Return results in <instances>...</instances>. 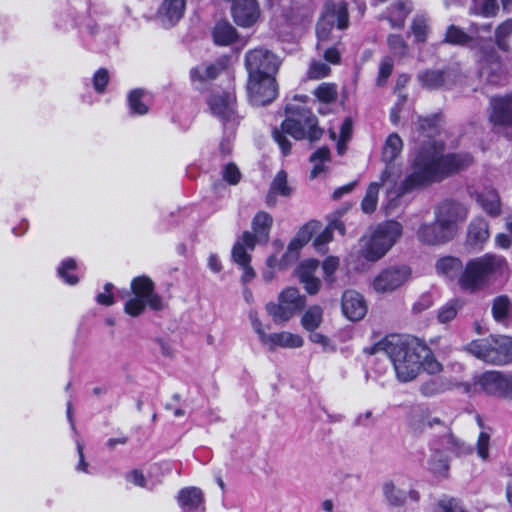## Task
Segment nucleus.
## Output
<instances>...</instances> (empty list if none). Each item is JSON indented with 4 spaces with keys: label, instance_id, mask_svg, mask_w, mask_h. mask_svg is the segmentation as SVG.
<instances>
[{
    "label": "nucleus",
    "instance_id": "nucleus-21",
    "mask_svg": "<svg viewBox=\"0 0 512 512\" xmlns=\"http://www.w3.org/2000/svg\"><path fill=\"white\" fill-rule=\"evenodd\" d=\"M342 312L351 321L361 320L367 312L363 297L356 291H345L342 296Z\"/></svg>",
    "mask_w": 512,
    "mask_h": 512
},
{
    "label": "nucleus",
    "instance_id": "nucleus-52",
    "mask_svg": "<svg viewBox=\"0 0 512 512\" xmlns=\"http://www.w3.org/2000/svg\"><path fill=\"white\" fill-rule=\"evenodd\" d=\"M470 41V37L460 28L451 25L445 34V42L454 45H464Z\"/></svg>",
    "mask_w": 512,
    "mask_h": 512
},
{
    "label": "nucleus",
    "instance_id": "nucleus-37",
    "mask_svg": "<svg viewBox=\"0 0 512 512\" xmlns=\"http://www.w3.org/2000/svg\"><path fill=\"white\" fill-rule=\"evenodd\" d=\"M403 148V142L398 134H390L384 144L382 150V159L384 162L392 163L401 153Z\"/></svg>",
    "mask_w": 512,
    "mask_h": 512
},
{
    "label": "nucleus",
    "instance_id": "nucleus-36",
    "mask_svg": "<svg viewBox=\"0 0 512 512\" xmlns=\"http://www.w3.org/2000/svg\"><path fill=\"white\" fill-rule=\"evenodd\" d=\"M311 232L308 227H304L301 229L295 238H293L288 247L287 251L284 254L285 258H287L290 263L294 262L298 258L299 251L304 247V245L310 240Z\"/></svg>",
    "mask_w": 512,
    "mask_h": 512
},
{
    "label": "nucleus",
    "instance_id": "nucleus-62",
    "mask_svg": "<svg viewBox=\"0 0 512 512\" xmlns=\"http://www.w3.org/2000/svg\"><path fill=\"white\" fill-rule=\"evenodd\" d=\"M223 178L229 184L236 185L241 179V173L235 164L229 163L223 169Z\"/></svg>",
    "mask_w": 512,
    "mask_h": 512
},
{
    "label": "nucleus",
    "instance_id": "nucleus-38",
    "mask_svg": "<svg viewBox=\"0 0 512 512\" xmlns=\"http://www.w3.org/2000/svg\"><path fill=\"white\" fill-rule=\"evenodd\" d=\"M462 263L458 258L447 256L439 259L436 262V270L439 274L448 278L460 276L462 272Z\"/></svg>",
    "mask_w": 512,
    "mask_h": 512
},
{
    "label": "nucleus",
    "instance_id": "nucleus-22",
    "mask_svg": "<svg viewBox=\"0 0 512 512\" xmlns=\"http://www.w3.org/2000/svg\"><path fill=\"white\" fill-rule=\"evenodd\" d=\"M186 0H163L158 9V19L164 27L174 26L184 15Z\"/></svg>",
    "mask_w": 512,
    "mask_h": 512
},
{
    "label": "nucleus",
    "instance_id": "nucleus-29",
    "mask_svg": "<svg viewBox=\"0 0 512 512\" xmlns=\"http://www.w3.org/2000/svg\"><path fill=\"white\" fill-rule=\"evenodd\" d=\"M324 16L325 18H335L337 27L341 30L346 29L349 25L348 8L345 2L327 1L324 6Z\"/></svg>",
    "mask_w": 512,
    "mask_h": 512
},
{
    "label": "nucleus",
    "instance_id": "nucleus-2",
    "mask_svg": "<svg viewBox=\"0 0 512 512\" xmlns=\"http://www.w3.org/2000/svg\"><path fill=\"white\" fill-rule=\"evenodd\" d=\"M373 350L383 351L390 358L397 379L404 383L414 380L422 369L429 374L442 371L431 349L416 340L404 342L398 336H391L377 343Z\"/></svg>",
    "mask_w": 512,
    "mask_h": 512
},
{
    "label": "nucleus",
    "instance_id": "nucleus-18",
    "mask_svg": "<svg viewBox=\"0 0 512 512\" xmlns=\"http://www.w3.org/2000/svg\"><path fill=\"white\" fill-rule=\"evenodd\" d=\"M394 167L388 165L380 176V182H372L367 188L366 194L361 202V209L366 214L376 210L378 203L379 189L381 186L395 184Z\"/></svg>",
    "mask_w": 512,
    "mask_h": 512
},
{
    "label": "nucleus",
    "instance_id": "nucleus-48",
    "mask_svg": "<svg viewBox=\"0 0 512 512\" xmlns=\"http://www.w3.org/2000/svg\"><path fill=\"white\" fill-rule=\"evenodd\" d=\"M462 308V302L458 299L451 300L438 311V320L441 323H447L453 320L458 311Z\"/></svg>",
    "mask_w": 512,
    "mask_h": 512
},
{
    "label": "nucleus",
    "instance_id": "nucleus-50",
    "mask_svg": "<svg viewBox=\"0 0 512 512\" xmlns=\"http://www.w3.org/2000/svg\"><path fill=\"white\" fill-rule=\"evenodd\" d=\"M429 470L438 476H445L449 470L447 459L440 453L435 452L428 462Z\"/></svg>",
    "mask_w": 512,
    "mask_h": 512
},
{
    "label": "nucleus",
    "instance_id": "nucleus-56",
    "mask_svg": "<svg viewBox=\"0 0 512 512\" xmlns=\"http://www.w3.org/2000/svg\"><path fill=\"white\" fill-rule=\"evenodd\" d=\"M318 265L319 263L316 260L309 259L303 261L297 269V275L300 282L315 277L314 274L318 269Z\"/></svg>",
    "mask_w": 512,
    "mask_h": 512
},
{
    "label": "nucleus",
    "instance_id": "nucleus-30",
    "mask_svg": "<svg viewBox=\"0 0 512 512\" xmlns=\"http://www.w3.org/2000/svg\"><path fill=\"white\" fill-rule=\"evenodd\" d=\"M488 223L483 218L474 219L468 228L467 241L470 245H481L489 239Z\"/></svg>",
    "mask_w": 512,
    "mask_h": 512
},
{
    "label": "nucleus",
    "instance_id": "nucleus-1",
    "mask_svg": "<svg viewBox=\"0 0 512 512\" xmlns=\"http://www.w3.org/2000/svg\"><path fill=\"white\" fill-rule=\"evenodd\" d=\"M472 162L473 157L468 153L444 154L442 148L425 149L415 159L412 173L406 177L397 190L387 187V196L391 200H395L406 192L441 181L467 168Z\"/></svg>",
    "mask_w": 512,
    "mask_h": 512
},
{
    "label": "nucleus",
    "instance_id": "nucleus-55",
    "mask_svg": "<svg viewBox=\"0 0 512 512\" xmlns=\"http://www.w3.org/2000/svg\"><path fill=\"white\" fill-rule=\"evenodd\" d=\"M75 268L76 262L74 259L64 260L58 268V274L69 285H75L78 282V278L75 275L69 274V271H73Z\"/></svg>",
    "mask_w": 512,
    "mask_h": 512
},
{
    "label": "nucleus",
    "instance_id": "nucleus-32",
    "mask_svg": "<svg viewBox=\"0 0 512 512\" xmlns=\"http://www.w3.org/2000/svg\"><path fill=\"white\" fill-rule=\"evenodd\" d=\"M291 193V188L287 184V175L284 171H280L275 176L270 191L266 197V203L269 206H274L276 203L275 196H289Z\"/></svg>",
    "mask_w": 512,
    "mask_h": 512
},
{
    "label": "nucleus",
    "instance_id": "nucleus-27",
    "mask_svg": "<svg viewBox=\"0 0 512 512\" xmlns=\"http://www.w3.org/2000/svg\"><path fill=\"white\" fill-rule=\"evenodd\" d=\"M475 199L480 207L490 216L497 217L501 213V202L498 193L492 188H484L477 192Z\"/></svg>",
    "mask_w": 512,
    "mask_h": 512
},
{
    "label": "nucleus",
    "instance_id": "nucleus-20",
    "mask_svg": "<svg viewBox=\"0 0 512 512\" xmlns=\"http://www.w3.org/2000/svg\"><path fill=\"white\" fill-rule=\"evenodd\" d=\"M382 493L386 502L393 507H401L410 499L412 502H418L420 494L418 491L411 489L405 491L398 487L393 481H386L382 485Z\"/></svg>",
    "mask_w": 512,
    "mask_h": 512
},
{
    "label": "nucleus",
    "instance_id": "nucleus-9",
    "mask_svg": "<svg viewBox=\"0 0 512 512\" xmlns=\"http://www.w3.org/2000/svg\"><path fill=\"white\" fill-rule=\"evenodd\" d=\"M249 319L255 333L263 346L269 351H275L277 348L295 349L300 348L304 344L302 336L294 334L289 331H282L277 333H266L264 326L257 316L256 311L249 312Z\"/></svg>",
    "mask_w": 512,
    "mask_h": 512
},
{
    "label": "nucleus",
    "instance_id": "nucleus-59",
    "mask_svg": "<svg viewBox=\"0 0 512 512\" xmlns=\"http://www.w3.org/2000/svg\"><path fill=\"white\" fill-rule=\"evenodd\" d=\"M332 31V23L324 19H322L317 25V38L318 44L317 49L321 50L324 43H326L330 39V34Z\"/></svg>",
    "mask_w": 512,
    "mask_h": 512
},
{
    "label": "nucleus",
    "instance_id": "nucleus-57",
    "mask_svg": "<svg viewBox=\"0 0 512 512\" xmlns=\"http://www.w3.org/2000/svg\"><path fill=\"white\" fill-rule=\"evenodd\" d=\"M445 389H446L445 384L442 381L437 380V379H432V380L426 381L420 387L421 393L426 397L436 396V395L444 392Z\"/></svg>",
    "mask_w": 512,
    "mask_h": 512
},
{
    "label": "nucleus",
    "instance_id": "nucleus-23",
    "mask_svg": "<svg viewBox=\"0 0 512 512\" xmlns=\"http://www.w3.org/2000/svg\"><path fill=\"white\" fill-rule=\"evenodd\" d=\"M417 237L425 244L436 245L451 240L454 235L436 219L434 223L421 225L418 229Z\"/></svg>",
    "mask_w": 512,
    "mask_h": 512
},
{
    "label": "nucleus",
    "instance_id": "nucleus-47",
    "mask_svg": "<svg viewBox=\"0 0 512 512\" xmlns=\"http://www.w3.org/2000/svg\"><path fill=\"white\" fill-rule=\"evenodd\" d=\"M429 30V20L425 16L418 15L414 17L411 31L417 42H425L428 38Z\"/></svg>",
    "mask_w": 512,
    "mask_h": 512
},
{
    "label": "nucleus",
    "instance_id": "nucleus-58",
    "mask_svg": "<svg viewBox=\"0 0 512 512\" xmlns=\"http://www.w3.org/2000/svg\"><path fill=\"white\" fill-rule=\"evenodd\" d=\"M417 418L418 428L420 429L443 424L442 420L439 417L432 416L428 409H420Z\"/></svg>",
    "mask_w": 512,
    "mask_h": 512
},
{
    "label": "nucleus",
    "instance_id": "nucleus-44",
    "mask_svg": "<svg viewBox=\"0 0 512 512\" xmlns=\"http://www.w3.org/2000/svg\"><path fill=\"white\" fill-rule=\"evenodd\" d=\"M445 446L456 456H466L472 453V448L451 432L445 436Z\"/></svg>",
    "mask_w": 512,
    "mask_h": 512
},
{
    "label": "nucleus",
    "instance_id": "nucleus-46",
    "mask_svg": "<svg viewBox=\"0 0 512 512\" xmlns=\"http://www.w3.org/2000/svg\"><path fill=\"white\" fill-rule=\"evenodd\" d=\"M471 10L484 17H494L497 15L499 6L496 0H472Z\"/></svg>",
    "mask_w": 512,
    "mask_h": 512
},
{
    "label": "nucleus",
    "instance_id": "nucleus-40",
    "mask_svg": "<svg viewBox=\"0 0 512 512\" xmlns=\"http://www.w3.org/2000/svg\"><path fill=\"white\" fill-rule=\"evenodd\" d=\"M147 93L142 89H134L128 95V105L132 114L145 115L148 113L146 102Z\"/></svg>",
    "mask_w": 512,
    "mask_h": 512
},
{
    "label": "nucleus",
    "instance_id": "nucleus-6",
    "mask_svg": "<svg viewBox=\"0 0 512 512\" xmlns=\"http://www.w3.org/2000/svg\"><path fill=\"white\" fill-rule=\"evenodd\" d=\"M132 297L124 305V311L132 317L143 313L146 307L154 311L164 308L162 298L155 293L154 283L147 276H138L131 281Z\"/></svg>",
    "mask_w": 512,
    "mask_h": 512
},
{
    "label": "nucleus",
    "instance_id": "nucleus-64",
    "mask_svg": "<svg viewBox=\"0 0 512 512\" xmlns=\"http://www.w3.org/2000/svg\"><path fill=\"white\" fill-rule=\"evenodd\" d=\"M112 289H113V284L106 283L104 286V291L101 293H98L96 296L97 303L100 305H105V306H111L112 304H114V297L111 292Z\"/></svg>",
    "mask_w": 512,
    "mask_h": 512
},
{
    "label": "nucleus",
    "instance_id": "nucleus-25",
    "mask_svg": "<svg viewBox=\"0 0 512 512\" xmlns=\"http://www.w3.org/2000/svg\"><path fill=\"white\" fill-rule=\"evenodd\" d=\"M163 470H165L167 474L171 472V468L168 464L164 465V467H162V465H154L149 472L148 479L139 470L131 471L127 474L126 479L136 486L152 489L155 485L161 483L162 479L158 474L161 472V475H163Z\"/></svg>",
    "mask_w": 512,
    "mask_h": 512
},
{
    "label": "nucleus",
    "instance_id": "nucleus-53",
    "mask_svg": "<svg viewBox=\"0 0 512 512\" xmlns=\"http://www.w3.org/2000/svg\"><path fill=\"white\" fill-rule=\"evenodd\" d=\"M331 72L330 67L319 60L311 61L307 70V77L309 79L318 80L327 77Z\"/></svg>",
    "mask_w": 512,
    "mask_h": 512
},
{
    "label": "nucleus",
    "instance_id": "nucleus-8",
    "mask_svg": "<svg viewBox=\"0 0 512 512\" xmlns=\"http://www.w3.org/2000/svg\"><path fill=\"white\" fill-rule=\"evenodd\" d=\"M305 297L294 287L284 289L278 296V301L266 304V311L275 324H284L305 306Z\"/></svg>",
    "mask_w": 512,
    "mask_h": 512
},
{
    "label": "nucleus",
    "instance_id": "nucleus-42",
    "mask_svg": "<svg viewBox=\"0 0 512 512\" xmlns=\"http://www.w3.org/2000/svg\"><path fill=\"white\" fill-rule=\"evenodd\" d=\"M313 95L320 103H334L338 97L337 86L334 83H321L314 91Z\"/></svg>",
    "mask_w": 512,
    "mask_h": 512
},
{
    "label": "nucleus",
    "instance_id": "nucleus-34",
    "mask_svg": "<svg viewBox=\"0 0 512 512\" xmlns=\"http://www.w3.org/2000/svg\"><path fill=\"white\" fill-rule=\"evenodd\" d=\"M447 75L440 70H426L418 74V81L426 89H439L446 83Z\"/></svg>",
    "mask_w": 512,
    "mask_h": 512
},
{
    "label": "nucleus",
    "instance_id": "nucleus-45",
    "mask_svg": "<svg viewBox=\"0 0 512 512\" xmlns=\"http://www.w3.org/2000/svg\"><path fill=\"white\" fill-rule=\"evenodd\" d=\"M512 36V18L507 19L495 29V43L503 51L509 50L507 38Z\"/></svg>",
    "mask_w": 512,
    "mask_h": 512
},
{
    "label": "nucleus",
    "instance_id": "nucleus-54",
    "mask_svg": "<svg viewBox=\"0 0 512 512\" xmlns=\"http://www.w3.org/2000/svg\"><path fill=\"white\" fill-rule=\"evenodd\" d=\"M387 42L395 56L404 57L408 54V45L400 35H390Z\"/></svg>",
    "mask_w": 512,
    "mask_h": 512
},
{
    "label": "nucleus",
    "instance_id": "nucleus-31",
    "mask_svg": "<svg viewBox=\"0 0 512 512\" xmlns=\"http://www.w3.org/2000/svg\"><path fill=\"white\" fill-rule=\"evenodd\" d=\"M492 314L497 322L512 324V304L507 296H498L493 301Z\"/></svg>",
    "mask_w": 512,
    "mask_h": 512
},
{
    "label": "nucleus",
    "instance_id": "nucleus-4",
    "mask_svg": "<svg viewBox=\"0 0 512 512\" xmlns=\"http://www.w3.org/2000/svg\"><path fill=\"white\" fill-rule=\"evenodd\" d=\"M285 134L296 140L308 138L311 141L317 140L322 135V130L317 126V119L310 110L301 109L297 115L288 117L281 124V129H274L273 138L279 145L282 153H290L291 143Z\"/></svg>",
    "mask_w": 512,
    "mask_h": 512
},
{
    "label": "nucleus",
    "instance_id": "nucleus-39",
    "mask_svg": "<svg viewBox=\"0 0 512 512\" xmlns=\"http://www.w3.org/2000/svg\"><path fill=\"white\" fill-rule=\"evenodd\" d=\"M323 321V309L314 305L309 307L301 318V325L307 332H313L320 327Z\"/></svg>",
    "mask_w": 512,
    "mask_h": 512
},
{
    "label": "nucleus",
    "instance_id": "nucleus-10",
    "mask_svg": "<svg viewBox=\"0 0 512 512\" xmlns=\"http://www.w3.org/2000/svg\"><path fill=\"white\" fill-rule=\"evenodd\" d=\"M281 65V59L266 48L249 50L245 55V66L249 79H261L267 76H275Z\"/></svg>",
    "mask_w": 512,
    "mask_h": 512
},
{
    "label": "nucleus",
    "instance_id": "nucleus-14",
    "mask_svg": "<svg viewBox=\"0 0 512 512\" xmlns=\"http://www.w3.org/2000/svg\"><path fill=\"white\" fill-rule=\"evenodd\" d=\"M231 16L241 28L253 27L261 18L258 0H232Z\"/></svg>",
    "mask_w": 512,
    "mask_h": 512
},
{
    "label": "nucleus",
    "instance_id": "nucleus-51",
    "mask_svg": "<svg viewBox=\"0 0 512 512\" xmlns=\"http://www.w3.org/2000/svg\"><path fill=\"white\" fill-rule=\"evenodd\" d=\"M490 439V434L486 431H482L476 442L477 455L483 462L488 461L490 458Z\"/></svg>",
    "mask_w": 512,
    "mask_h": 512
},
{
    "label": "nucleus",
    "instance_id": "nucleus-61",
    "mask_svg": "<svg viewBox=\"0 0 512 512\" xmlns=\"http://www.w3.org/2000/svg\"><path fill=\"white\" fill-rule=\"evenodd\" d=\"M435 512H465V510L457 500L446 499L438 502Z\"/></svg>",
    "mask_w": 512,
    "mask_h": 512
},
{
    "label": "nucleus",
    "instance_id": "nucleus-24",
    "mask_svg": "<svg viewBox=\"0 0 512 512\" xmlns=\"http://www.w3.org/2000/svg\"><path fill=\"white\" fill-rule=\"evenodd\" d=\"M179 506L184 512H204V495L197 487L181 489L177 495Z\"/></svg>",
    "mask_w": 512,
    "mask_h": 512
},
{
    "label": "nucleus",
    "instance_id": "nucleus-7",
    "mask_svg": "<svg viewBox=\"0 0 512 512\" xmlns=\"http://www.w3.org/2000/svg\"><path fill=\"white\" fill-rule=\"evenodd\" d=\"M467 351L487 363L504 365L512 362V337L493 336L468 344Z\"/></svg>",
    "mask_w": 512,
    "mask_h": 512
},
{
    "label": "nucleus",
    "instance_id": "nucleus-49",
    "mask_svg": "<svg viewBox=\"0 0 512 512\" xmlns=\"http://www.w3.org/2000/svg\"><path fill=\"white\" fill-rule=\"evenodd\" d=\"M272 246L275 252L267 258L266 266L277 270L285 269L290 264V261L285 258V255H283L281 259L277 258V254L283 249V243L279 240H275Z\"/></svg>",
    "mask_w": 512,
    "mask_h": 512
},
{
    "label": "nucleus",
    "instance_id": "nucleus-5",
    "mask_svg": "<svg viewBox=\"0 0 512 512\" xmlns=\"http://www.w3.org/2000/svg\"><path fill=\"white\" fill-rule=\"evenodd\" d=\"M402 232L403 227L397 221L378 224L361 238V255L371 262L381 259L400 239Z\"/></svg>",
    "mask_w": 512,
    "mask_h": 512
},
{
    "label": "nucleus",
    "instance_id": "nucleus-17",
    "mask_svg": "<svg viewBox=\"0 0 512 512\" xmlns=\"http://www.w3.org/2000/svg\"><path fill=\"white\" fill-rule=\"evenodd\" d=\"M468 216L467 208L456 202H444L439 206L436 219L454 236L458 230V223L464 221Z\"/></svg>",
    "mask_w": 512,
    "mask_h": 512
},
{
    "label": "nucleus",
    "instance_id": "nucleus-13",
    "mask_svg": "<svg viewBox=\"0 0 512 512\" xmlns=\"http://www.w3.org/2000/svg\"><path fill=\"white\" fill-rule=\"evenodd\" d=\"M411 271L406 266L390 267L381 271L373 280L372 286L377 293H389L406 283Z\"/></svg>",
    "mask_w": 512,
    "mask_h": 512
},
{
    "label": "nucleus",
    "instance_id": "nucleus-3",
    "mask_svg": "<svg viewBox=\"0 0 512 512\" xmlns=\"http://www.w3.org/2000/svg\"><path fill=\"white\" fill-rule=\"evenodd\" d=\"M509 270L504 256L487 253L469 260L463 268L458 284L461 289L471 293L483 289L490 279L502 276Z\"/></svg>",
    "mask_w": 512,
    "mask_h": 512
},
{
    "label": "nucleus",
    "instance_id": "nucleus-43",
    "mask_svg": "<svg viewBox=\"0 0 512 512\" xmlns=\"http://www.w3.org/2000/svg\"><path fill=\"white\" fill-rule=\"evenodd\" d=\"M411 8L403 2L395 3L390 8L389 21L393 28H401Z\"/></svg>",
    "mask_w": 512,
    "mask_h": 512
},
{
    "label": "nucleus",
    "instance_id": "nucleus-60",
    "mask_svg": "<svg viewBox=\"0 0 512 512\" xmlns=\"http://www.w3.org/2000/svg\"><path fill=\"white\" fill-rule=\"evenodd\" d=\"M393 60L389 57H385L379 66V74L376 80L378 86H382L386 83L387 79L390 77L393 71Z\"/></svg>",
    "mask_w": 512,
    "mask_h": 512
},
{
    "label": "nucleus",
    "instance_id": "nucleus-12",
    "mask_svg": "<svg viewBox=\"0 0 512 512\" xmlns=\"http://www.w3.org/2000/svg\"><path fill=\"white\" fill-rule=\"evenodd\" d=\"M247 89L250 101L255 106L267 105L274 101L278 95L275 76L249 79Z\"/></svg>",
    "mask_w": 512,
    "mask_h": 512
},
{
    "label": "nucleus",
    "instance_id": "nucleus-28",
    "mask_svg": "<svg viewBox=\"0 0 512 512\" xmlns=\"http://www.w3.org/2000/svg\"><path fill=\"white\" fill-rule=\"evenodd\" d=\"M273 224L272 216L265 212L259 211L252 220V235L255 236V242H267L269 239L270 229Z\"/></svg>",
    "mask_w": 512,
    "mask_h": 512
},
{
    "label": "nucleus",
    "instance_id": "nucleus-35",
    "mask_svg": "<svg viewBox=\"0 0 512 512\" xmlns=\"http://www.w3.org/2000/svg\"><path fill=\"white\" fill-rule=\"evenodd\" d=\"M225 69L223 62L210 65H199L191 70V78L194 82H205L214 79L222 70Z\"/></svg>",
    "mask_w": 512,
    "mask_h": 512
},
{
    "label": "nucleus",
    "instance_id": "nucleus-19",
    "mask_svg": "<svg viewBox=\"0 0 512 512\" xmlns=\"http://www.w3.org/2000/svg\"><path fill=\"white\" fill-rule=\"evenodd\" d=\"M489 120L495 127H507L512 124V94L490 100Z\"/></svg>",
    "mask_w": 512,
    "mask_h": 512
},
{
    "label": "nucleus",
    "instance_id": "nucleus-26",
    "mask_svg": "<svg viewBox=\"0 0 512 512\" xmlns=\"http://www.w3.org/2000/svg\"><path fill=\"white\" fill-rule=\"evenodd\" d=\"M255 236L250 232H244L241 239H239L233 246L232 258L238 265H245L250 263L251 256L248 253L255 248Z\"/></svg>",
    "mask_w": 512,
    "mask_h": 512
},
{
    "label": "nucleus",
    "instance_id": "nucleus-15",
    "mask_svg": "<svg viewBox=\"0 0 512 512\" xmlns=\"http://www.w3.org/2000/svg\"><path fill=\"white\" fill-rule=\"evenodd\" d=\"M211 112L219 117L225 124H236L238 116L235 110V96L232 91L213 93L208 100Z\"/></svg>",
    "mask_w": 512,
    "mask_h": 512
},
{
    "label": "nucleus",
    "instance_id": "nucleus-16",
    "mask_svg": "<svg viewBox=\"0 0 512 512\" xmlns=\"http://www.w3.org/2000/svg\"><path fill=\"white\" fill-rule=\"evenodd\" d=\"M480 65V76L486 82L498 85L506 81L507 70L495 51L484 53Z\"/></svg>",
    "mask_w": 512,
    "mask_h": 512
},
{
    "label": "nucleus",
    "instance_id": "nucleus-11",
    "mask_svg": "<svg viewBox=\"0 0 512 512\" xmlns=\"http://www.w3.org/2000/svg\"><path fill=\"white\" fill-rule=\"evenodd\" d=\"M473 389L487 395L509 398L512 390V375L487 371L473 378Z\"/></svg>",
    "mask_w": 512,
    "mask_h": 512
},
{
    "label": "nucleus",
    "instance_id": "nucleus-63",
    "mask_svg": "<svg viewBox=\"0 0 512 512\" xmlns=\"http://www.w3.org/2000/svg\"><path fill=\"white\" fill-rule=\"evenodd\" d=\"M109 81V73L106 69H99L98 71H96V73L94 74V77H93V86H94V89L99 92V93H102L107 85Z\"/></svg>",
    "mask_w": 512,
    "mask_h": 512
},
{
    "label": "nucleus",
    "instance_id": "nucleus-33",
    "mask_svg": "<svg viewBox=\"0 0 512 512\" xmlns=\"http://www.w3.org/2000/svg\"><path fill=\"white\" fill-rule=\"evenodd\" d=\"M213 38L216 44L227 46L237 39V30L228 22H218L213 29Z\"/></svg>",
    "mask_w": 512,
    "mask_h": 512
},
{
    "label": "nucleus",
    "instance_id": "nucleus-41",
    "mask_svg": "<svg viewBox=\"0 0 512 512\" xmlns=\"http://www.w3.org/2000/svg\"><path fill=\"white\" fill-rule=\"evenodd\" d=\"M330 161V150L327 147L317 149L311 156L310 162L313 164L310 172V178L314 179L326 171L325 163Z\"/></svg>",
    "mask_w": 512,
    "mask_h": 512
}]
</instances>
